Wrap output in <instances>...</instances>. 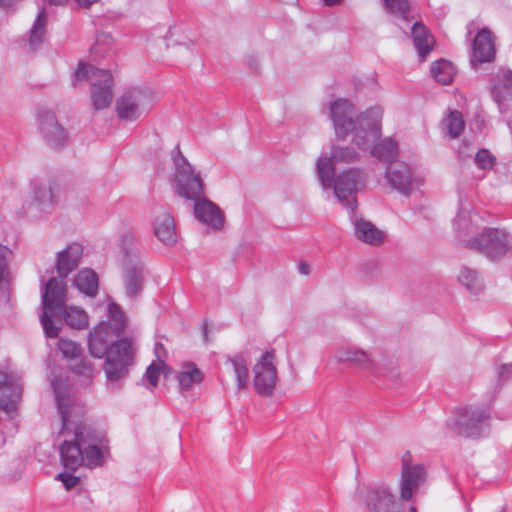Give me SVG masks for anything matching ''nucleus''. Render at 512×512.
I'll return each instance as SVG.
<instances>
[{
	"instance_id": "nucleus-1",
	"label": "nucleus",
	"mask_w": 512,
	"mask_h": 512,
	"mask_svg": "<svg viewBox=\"0 0 512 512\" xmlns=\"http://www.w3.org/2000/svg\"><path fill=\"white\" fill-rule=\"evenodd\" d=\"M126 326V318L116 303L108 306V321L100 322L89 333L88 348L95 358L106 356L104 372L110 383H118L128 374L134 361L132 341L120 339L110 346L112 339L119 336Z\"/></svg>"
},
{
	"instance_id": "nucleus-2",
	"label": "nucleus",
	"mask_w": 512,
	"mask_h": 512,
	"mask_svg": "<svg viewBox=\"0 0 512 512\" xmlns=\"http://www.w3.org/2000/svg\"><path fill=\"white\" fill-rule=\"evenodd\" d=\"M51 386L61 417L59 434L66 437L60 446L61 462L67 470L75 471L83 464V446L87 443V428L82 421L84 409L75 401L73 391L65 380L54 378Z\"/></svg>"
},
{
	"instance_id": "nucleus-3",
	"label": "nucleus",
	"mask_w": 512,
	"mask_h": 512,
	"mask_svg": "<svg viewBox=\"0 0 512 512\" xmlns=\"http://www.w3.org/2000/svg\"><path fill=\"white\" fill-rule=\"evenodd\" d=\"M382 114L380 107L358 114L355 105L344 98L330 104V119L336 137L344 140L351 135L353 143L362 150L370 148L380 138Z\"/></svg>"
},
{
	"instance_id": "nucleus-4",
	"label": "nucleus",
	"mask_w": 512,
	"mask_h": 512,
	"mask_svg": "<svg viewBox=\"0 0 512 512\" xmlns=\"http://www.w3.org/2000/svg\"><path fill=\"white\" fill-rule=\"evenodd\" d=\"M318 179L324 189L333 188L335 196L354 215L357 207L355 194L365 186L366 173L360 168L343 170L335 178V167L328 157H320L316 164Z\"/></svg>"
},
{
	"instance_id": "nucleus-5",
	"label": "nucleus",
	"mask_w": 512,
	"mask_h": 512,
	"mask_svg": "<svg viewBox=\"0 0 512 512\" xmlns=\"http://www.w3.org/2000/svg\"><path fill=\"white\" fill-rule=\"evenodd\" d=\"M82 80H88L91 83V100L96 110L110 106L113 99V77L108 70L79 62L74 73L73 85Z\"/></svg>"
},
{
	"instance_id": "nucleus-6",
	"label": "nucleus",
	"mask_w": 512,
	"mask_h": 512,
	"mask_svg": "<svg viewBox=\"0 0 512 512\" xmlns=\"http://www.w3.org/2000/svg\"><path fill=\"white\" fill-rule=\"evenodd\" d=\"M66 300V282L65 278L52 277L44 286L42 291L43 312L40 315V321L44 333L49 338H56L59 333V327L54 325L53 317L58 316Z\"/></svg>"
},
{
	"instance_id": "nucleus-7",
	"label": "nucleus",
	"mask_w": 512,
	"mask_h": 512,
	"mask_svg": "<svg viewBox=\"0 0 512 512\" xmlns=\"http://www.w3.org/2000/svg\"><path fill=\"white\" fill-rule=\"evenodd\" d=\"M466 248L476 250L491 260H497L512 250V235L500 228H484L471 238L460 236Z\"/></svg>"
},
{
	"instance_id": "nucleus-8",
	"label": "nucleus",
	"mask_w": 512,
	"mask_h": 512,
	"mask_svg": "<svg viewBox=\"0 0 512 512\" xmlns=\"http://www.w3.org/2000/svg\"><path fill=\"white\" fill-rule=\"evenodd\" d=\"M489 419L487 409L467 406L456 410L454 417L447 422V427L460 436L479 437L488 429Z\"/></svg>"
},
{
	"instance_id": "nucleus-9",
	"label": "nucleus",
	"mask_w": 512,
	"mask_h": 512,
	"mask_svg": "<svg viewBox=\"0 0 512 512\" xmlns=\"http://www.w3.org/2000/svg\"><path fill=\"white\" fill-rule=\"evenodd\" d=\"M176 189L180 196L188 200H198L204 194V184L198 173L180 151L179 145L174 149Z\"/></svg>"
},
{
	"instance_id": "nucleus-10",
	"label": "nucleus",
	"mask_w": 512,
	"mask_h": 512,
	"mask_svg": "<svg viewBox=\"0 0 512 512\" xmlns=\"http://www.w3.org/2000/svg\"><path fill=\"white\" fill-rule=\"evenodd\" d=\"M151 100L149 89H130L124 92L116 102L117 116L124 121H135L149 109Z\"/></svg>"
},
{
	"instance_id": "nucleus-11",
	"label": "nucleus",
	"mask_w": 512,
	"mask_h": 512,
	"mask_svg": "<svg viewBox=\"0 0 512 512\" xmlns=\"http://www.w3.org/2000/svg\"><path fill=\"white\" fill-rule=\"evenodd\" d=\"M426 470L422 464L413 463L412 455L406 451L401 458L399 492L402 501L408 502L425 482Z\"/></svg>"
},
{
	"instance_id": "nucleus-12",
	"label": "nucleus",
	"mask_w": 512,
	"mask_h": 512,
	"mask_svg": "<svg viewBox=\"0 0 512 512\" xmlns=\"http://www.w3.org/2000/svg\"><path fill=\"white\" fill-rule=\"evenodd\" d=\"M274 361V351H267L253 367L254 387L256 392L261 396H271L274 392L278 380Z\"/></svg>"
},
{
	"instance_id": "nucleus-13",
	"label": "nucleus",
	"mask_w": 512,
	"mask_h": 512,
	"mask_svg": "<svg viewBox=\"0 0 512 512\" xmlns=\"http://www.w3.org/2000/svg\"><path fill=\"white\" fill-rule=\"evenodd\" d=\"M385 177L389 185L404 196H409L423 184L422 179L415 176L410 167L403 162L390 164Z\"/></svg>"
},
{
	"instance_id": "nucleus-14",
	"label": "nucleus",
	"mask_w": 512,
	"mask_h": 512,
	"mask_svg": "<svg viewBox=\"0 0 512 512\" xmlns=\"http://www.w3.org/2000/svg\"><path fill=\"white\" fill-rule=\"evenodd\" d=\"M22 394L21 377L15 372L0 371V408L11 414Z\"/></svg>"
},
{
	"instance_id": "nucleus-15",
	"label": "nucleus",
	"mask_w": 512,
	"mask_h": 512,
	"mask_svg": "<svg viewBox=\"0 0 512 512\" xmlns=\"http://www.w3.org/2000/svg\"><path fill=\"white\" fill-rule=\"evenodd\" d=\"M357 496L365 502L368 512H390L396 503L395 495L386 486L358 489Z\"/></svg>"
},
{
	"instance_id": "nucleus-16",
	"label": "nucleus",
	"mask_w": 512,
	"mask_h": 512,
	"mask_svg": "<svg viewBox=\"0 0 512 512\" xmlns=\"http://www.w3.org/2000/svg\"><path fill=\"white\" fill-rule=\"evenodd\" d=\"M153 231L156 238L166 246L177 243V231L174 218L168 210L162 206L153 208Z\"/></svg>"
},
{
	"instance_id": "nucleus-17",
	"label": "nucleus",
	"mask_w": 512,
	"mask_h": 512,
	"mask_svg": "<svg viewBox=\"0 0 512 512\" xmlns=\"http://www.w3.org/2000/svg\"><path fill=\"white\" fill-rule=\"evenodd\" d=\"M40 130L52 148H62L68 140V136L63 127H61L53 112L45 110L38 114Z\"/></svg>"
},
{
	"instance_id": "nucleus-18",
	"label": "nucleus",
	"mask_w": 512,
	"mask_h": 512,
	"mask_svg": "<svg viewBox=\"0 0 512 512\" xmlns=\"http://www.w3.org/2000/svg\"><path fill=\"white\" fill-rule=\"evenodd\" d=\"M495 37L488 28H482L474 37L471 64L488 63L495 58Z\"/></svg>"
},
{
	"instance_id": "nucleus-19",
	"label": "nucleus",
	"mask_w": 512,
	"mask_h": 512,
	"mask_svg": "<svg viewBox=\"0 0 512 512\" xmlns=\"http://www.w3.org/2000/svg\"><path fill=\"white\" fill-rule=\"evenodd\" d=\"M194 214L198 221L214 230H220L224 224V214L220 208L206 198L195 200Z\"/></svg>"
},
{
	"instance_id": "nucleus-20",
	"label": "nucleus",
	"mask_w": 512,
	"mask_h": 512,
	"mask_svg": "<svg viewBox=\"0 0 512 512\" xmlns=\"http://www.w3.org/2000/svg\"><path fill=\"white\" fill-rule=\"evenodd\" d=\"M83 246L77 242L69 244L64 250L58 252L56 270L60 278H66L75 270L82 258Z\"/></svg>"
},
{
	"instance_id": "nucleus-21",
	"label": "nucleus",
	"mask_w": 512,
	"mask_h": 512,
	"mask_svg": "<svg viewBox=\"0 0 512 512\" xmlns=\"http://www.w3.org/2000/svg\"><path fill=\"white\" fill-rule=\"evenodd\" d=\"M123 280L126 294L134 298L140 294L144 282V264L142 261L123 263Z\"/></svg>"
},
{
	"instance_id": "nucleus-22",
	"label": "nucleus",
	"mask_w": 512,
	"mask_h": 512,
	"mask_svg": "<svg viewBox=\"0 0 512 512\" xmlns=\"http://www.w3.org/2000/svg\"><path fill=\"white\" fill-rule=\"evenodd\" d=\"M353 225L354 233L358 240L372 246H379L384 242L385 233L372 222L355 217Z\"/></svg>"
},
{
	"instance_id": "nucleus-23",
	"label": "nucleus",
	"mask_w": 512,
	"mask_h": 512,
	"mask_svg": "<svg viewBox=\"0 0 512 512\" xmlns=\"http://www.w3.org/2000/svg\"><path fill=\"white\" fill-rule=\"evenodd\" d=\"M335 358L338 362L358 366L366 370L373 366L371 355L367 351L354 346L339 349L335 354Z\"/></svg>"
},
{
	"instance_id": "nucleus-24",
	"label": "nucleus",
	"mask_w": 512,
	"mask_h": 512,
	"mask_svg": "<svg viewBox=\"0 0 512 512\" xmlns=\"http://www.w3.org/2000/svg\"><path fill=\"white\" fill-rule=\"evenodd\" d=\"M411 30L414 46L419 56L425 58L433 48L434 39L426 27L420 22H415Z\"/></svg>"
},
{
	"instance_id": "nucleus-25",
	"label": "nucleus",
	"mask_w": 512,
	"mask_h": 512,
	"mask_svg": "<svg viewBox=\"0 0 512 512\" xmlns=\"http://www.w3.org/2000/svg\"><path fill=\"white\" fill-rule=\"evenodd\" d=\"M56 318H61L64 322L76 329H84L88 326L87 313L78 306H63L62 310L58 312Z\"/></svg>"
},
{
	"instance_id": "nucleus-26",
	"label": "nucleus",
	"mask_w": 512,
	"mask_h": 512,
	"mask_svg": "<svg viewBox=\"0 0 512 512\" xmlns=\"http://www.w3.org/2000/svg\"><path fill=\"white\" fill-rule=\"evenodd\" d=\"M121 251L124 262L141 261V245L137 236L132 232H126L121 236Z\"/></svg>"
},
{
	"instance_id": "nucleus-27",
	"label": "nucleus",
	"mask_w": 512,
	"mask_h": 512,
	"mask_svg": "<svg viewBox=\"0 0 512 512\" xmlns=\"http://www.w3.org/2000/svg\"><path fill=\"white\" fill-rule=\"evenodd\" d=\"M371 156L378 160L391 163L398 155V143L392 138H385L376 143L371 149Z\"/></svg>"
},
{
	"instance_id": "nucleus-28",
	"label": "nucleus",
	"mask_w": 512,
	"mask_h": 512,
	"mask_svg": "<svg viewBox=\"0 0 512 512\" xmlns=\"http://www.w3.org/2000/svg\"><path fill=\"white\" fill-rule=\"evenodd\" d=\"M203 379V373L192 362L185 363L177 375L181 391L190 390L193 385L199 384Z\"/></svg>"
},
{
	"instance_id": "nucleus-29",
	"label": "nucleus",
	"mask_w": 512,
	"mask_h": 512,
	"mask_svg": "<svg viewBox=\"0 0 512 512\" xmlns=\"http://www.w3.org/2000/svg\"><path fill=\"white\" fill-rule=\"evenodd\" d=\"M74 284L80 292L88 296H95L98 291V278L92 269L80 270L74 279Z\"/></svg>"
},
{
	"instance_id": "nucleus-30",
	"label": "nucleus",
	"mask_w": 512,
	"mask_h": 512,
	"mask_svg": "<svg viewBox=\"0 0 512 512\" xmlns=\"http://www.w3.org/2000/svg\"><path fill=\"white\" fill-rule=\"evenodd\" d=\"M431 74L438 83L448 85L453 81L456 69L450 61L441 59L432 63Z\"/></svg>"
},
{
	"instance_id": "nucleus-31",
	"label": "nucleus",
	"mask_w": 512,
	"mask_h": 512,
	"mask_svg": "<svg viewBox=\"0 0 512 512\" xmlns=\"http://www.w3.org/2000/svg\"><path fill=\"white\" fill-rule=\"evenodd\" d=\"M458 281L472 294H478L483 289L478 272L466 266L461 267Z\"/></svg>"
},
{
	"instance_id": "nucleus-32",
	"label": "nucleus",
	"mask_w": 512,
	"mask_h": 512,
	"mask_svg": "<svg viewBox=\"0 0 512 512\" xmlns=\"http://www.w3.org/2000/svg\"><path fill=\"white\" fill-rule=\"evenodd\" d=\"M382 2L387 13L399 18L403 22H410V4L408 0H382Z\"/></svg>"
},
{
	"instance_id": "nucleus-33",
	"label": "nucleus",
	"mask_w": 512,
	"mask_h": 512,
	"mask_svg": "<svg viewBox=\"0 0 512 512\" xmlns=\"http://www.w3.org/2000/svg\"><path fill=\"white\" fill-rule=\"evenodd\" d=\"M226 363L231 366L235 373L238 389H244L247 386L249 376V370L244 357L236 355L233 358H228Z\"/></svg>"
},
{
	"instance_id": "nucleus-34",
	"label": "nucleus",
	"mask_w": 512,
	"mask_h": 512,
	"mask_svg": "<svg viewBox=\"0 0 512 512\" xmlns=\"http://www.w3.org/2000/svg\"><path fill=\"white\" fill-rule=\"evenodd\" d=\"M478 218L479 216L476 212H471L461 207L455 218V227L460 234L470 233L473 231V227L476 226Z\"/></svg>"
},
{
	"instance_id": "nucleus-35",
	"label": "nucleus",
	"mask_w": 512,
	"mask_h": 512,
	"mask_svg": "<svg viewBox=\"0 0 512 512\" xmlns=\"http://www.w3.org/2000/svg\"><path fill=\"white\" fill-rule=\"evenodd\" d=\"M494 100L501 106L507 96H512V72L503 71L501 83L492 89Z\"/></svg>"
},
{
	"instance_id": "nucleus-36",
	"label": "nucleus",
	"mask_w": 512,
	"mask_h": 512,
	"mask_svg": "<svg viewBox=\"0 0 512 512\" xmlns=\"http://www.w3.org/2000/svg\"><path fill=\"white\" fill-rule=\"evenodd\" d=\"M443 125L451 138H457L464 130L465 122L460 112L452 111L449 116L443 120Z\"/></svg>"
},
{
	"instance_id": "nucleus-37",
	"label": "nucleus",
	"mask_w": 512,
	"mask_h": 512,
	"mask_svg": "<svg viewBox=\"0 0 512 512\" xmlns=\"http://www.w3.org/2000/svg\"><path fill=\"white\" fill-rule=\"evenodd\" d=\"M47 14L44 8H42L35 22L30 30V44L37 45L42 42L46 32Z\"/></svg>"
},
{
	"instance_id": "nucleus-38",
	"label": "nucleus",
	"mask_w": 512,
	"mask_h": 512,
	"mask_svg": "<svg viewBox=\"0 0 512 512\" xmlns=\"http://www.w3.org/2000/svg\"><path fill=\"white\" fill-rule=\"evenodd\" d=\"M359 154L351 147L334 146L331 152V158H328L335 163H353L359 160Z\"/></svg>"
},
{
	"instance_id": "nucleus-39",
	"label": "nucleus",
	"mask_w": 512,
	"mask_h": 512,
	"mask_svg": "<svg viewBox=\"0 0 512 512\" xmlns=\"http://www.w3.org/2000/svg\"><path fill=\"white\" fill-rule=\"evenodd\" d=\"M103 454L101 449L92 443L83 446V464L87 467H96L102 463Z\"/></svg>"
},
{
	"instance_id": "nucleus-40",
	"label": "nucleus",
	"mask_w": 512,
	"mask_h": 512,
	"mask_svg": "<svg viewBox=\"0 0 512 512\" xmlns=\"http://www.w3.org/2000/svg\"><path fill=\"white\" fill-rule=\"evenodd\" d=\"M35 201L43 208L51 207L54 204V196L50 185L39 184L33 186Z\"/></svg>"
},
{
	"instance_id": "nucleus-41",
	"label": "nucleus",
	"mask_w": 512,
	"mask_h": 512,
	"mask_svg": "<svg viewBox=\"0 0 512 512\" xmlns=\"http://www.w3.org/2000/svg\"><path fill=\"white\" fill-rule=\"evenodd\" d=\"M10 255L11 250L7 246L0 244V290H3L10 280V272L8 268V259Z\"/></svg>"
},
{
	"instance_id": "nucleus-42",
	"label": "nucleus",
	"mask_w": 512,
	"mask_h": 512,
	"mask_svg": "<svg viewBox=\"0 0 512 512\" xmlns=\"http://www.w3.org/2000/svg\"><path fill=\"white\" fill-rule=\"evenodd\" d=\"M58 349L65 358L74 359L77 358L82 351L81 346L70 339L60 338L58 340Z\"/></svg>"
},
{
	"instance_id": "nucleus-43",
	"label": "nucleus",
	"mask_w": 512,
	"mask_h": 512,
	"mask_svg": "<svg viewBox=\"0 0 512 512\" xmlns=\"http://www.w3.org/2000/svg\"><path fill=\"white\" fill-rule=\"evenodd\" d=\"M495 157L487 149H480L475 155V163L480 169H492Z\"/></svg>"
},
{
	"instance_id": "nucleus-44",
	"label": "nucleus",
	"mask_w": 512,
	"mask_h": 512,
	"mask_svg": "<svg viewBox=\"0 0 512 512\" xmlns=\"http://www.w3.org/2000/svg\"><path fill=\"white\" fill-rule=\"evenodd\" d=\"M72 370L74 373L84 376L89 380H91L96 373L93 363L87 359H82L80 362L76 363L72 367Z\"/></svg>"
},
{
	"instance_id": "nucleus-45",
	"label": "nucleus",
	"mask_w": 512,
	"mask_h": 512,
	"mask_svg": "<svg viewBox=\"0 0 512 512\" xmlns=\"http://www.w3.org/2000/svg\"><path fill=\"white\" fill-rule=\"evenodd\" d=\"M162 366L163 364L161 363L152 362L146 369L144 378L148 381L151 389L155 388L158 384Z\"/></svg>"
},
{
	"instance_id": "nucleus-46",
	"label": "nucleus",
	"mask_w": 512,
	"mask_h": 512,
	"mask_svg": "<svg viewBox=\"0 0 512 512\" xmlns=\"http://www.w3.org/2000/svg\"><path fill=\"white\" fill-rule=\"evenodd\" d=\"M497 375L501 385L512 381V363L501 365L498 368Z\"/></svg>"
},
{
	"instance_id": "nucleus-47",
	"label": "nucleus",
	"mask_w": 512,
	"mask_h": 512,
	"mask_svg": "<svg viewBox=\"0 0 512 512\" xmlns=\"http://www.w3.org/2000/svg\"><path fill=\"white\" fill-rule=\"evenodd\" d=\"M57 479H59L63 483L64 487L67 490H70L71 488L75 487L78 484V478L74 475L67 473L58 474Z\"/></svg>"
},
{
	"instance_id": "nucleus-48",
	"label": "nucleus",
	"mask_w": 512,
	"mask_h": 512,
	"mask_svg": "<svg viewBox=\"0 0 512 512\" xmlns=\"http://www.w3.org/2000/svg\"><path fill=\"white\" fill-rule=\"evenodd\" d=\"M154 354L158 363L164 364L167 358V351L164 345L160 342H156L154 346Z\"/></svg>"
},
{
	"instance_id": "nucleus-49",
	"label": "nucleus",
	"mask_w": 512,
	"mask_h": 512,
	"mask_svg": "<svg viewBox=\"0 0 512 512\" xmlns=\"http://www.w3.org/2000/svg\"><path fill=\"white\" fill-rule=\"evenodd\" d=\"M298 272L302 275H309L310 274V266L305 262H300L298 264Z\"/></svg>"
},
{
	"instance_id": "nucleus-50",
	"label": "nucleus",
	"mask_w": 512,
	"mask_h": 512,
	"mask_svg": "<svg viewBox=\"0 0 512 512\" xmlns=\"http://www.w3.org/2000/svg\"><path fill=\"white\" fill-rule=\"evenodd\" d=\"M80 7L89 8L99 0H75Z\"/></svg>"
},
{
	"instance_id": "nucleus-51",
	"label": "nucleus",
	"mask_w": 512,
	"mask_h": 512,
	"mask_svg": "<svg viewBox=\"0 0 512 512\" xmlns=\"http://www.w3.org/2000/svg\"><path fill=\"white\" fill-rule=\"evenodd\" d=\"M67 2H68V0H48V3L50 5H55V6H62V5H65Z\"/></svg>"
},
{
	"instance_id": "nucleus-52",
	"label": "nucleus",
	"mask_w": 512,
	"mask_h": 512,
	"mask_svg": "<svg viewBox=\"0 0 512 512\" xmlns=\"http://www.w3.org/2000/svg\"><path fill=\"white\" fill-rule=\"evenodd\" d=\"M325 6H334L340 4L342 0H323Z\"/></svg>"
},
{
	"instance_id": "nucleus-53",
	"label": "nucleus",
	"mask_w": 512,
	"mask_h": 512,
	"mask_svg": "<svg viewBox=\"0 0 512 512\" xmlns=\"http://www.w3.org/2000/svg\"><path fill=\"white\" fill-rule=\"evenodd\" d=\"M408 512H418V510L415 506H410Z\"/></svg>"
},
{
	"instance_id": "nucleus-54",
	"label": "nucleus",
	"mask_w": 512,
	"mask_h": 512,
	"mask_svg": "<svg viewBox=\"0 0 512 512\" xmlns=\"http://www.w3.org/2000/svg\"><path fill=\"white\" fill-rule=\"evenodd\" d=\"M0 4L5 5V4H7V2H6V0H0Z\"/></svg>"
},
{
	"instance_id": "nucleus-55",
	"label": "nucleus",
	"mask_w": 512,
	"mask_h": 512,
	"mask_svg": "<svg viewBox=\"0 0 512 512\" xmlns=\"http://www.w3.org/2000/svg\"><path fill=\"white\" fill-rule=\"evenodd\" d=\"M463 147H467L466 141H463Z\"/></svg>"
}]
</instances>
